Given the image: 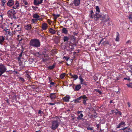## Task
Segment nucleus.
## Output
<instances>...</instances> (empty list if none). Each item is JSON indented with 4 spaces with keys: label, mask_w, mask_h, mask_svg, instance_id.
Segmentation results:
<instances>
[{
    "label": "nucleus",
    "mask_w": 132,
    "mask_h": 132,
    "mask_svg": "<svg viewBox=\"0 0 132 132\" xmlns=\"http://www.w3.org/2000/svg\"><path fill=\"white\" fill-rule=\"evenodd\" d=\"M30 45L35 47L37 48L40 46V43L39 40L37 39H31L30 41Z\"/></svg>",
    "instance_id": "obj_1"
},
{
    "label": "nucleus",
    "mask_w": 132,
    "mask_h": 132,
    "mask_svg": "<svg viewBox=\"0 0 132 132\" xmlns=\"http://www.w3.org/2000/svg\"><path fill=\"white\" fill-rule=\"evenodd\" d=\"M16 13L15 10L13 9H11L9 10L7 12V14L9 18H12L14 19H16V17L15 16V15Z\"/></svg>",
    "instance_id": "obj_2"
},
{
    "label": "nucleus",
    "mask_w": 132,
    "mask_h": 132,
    "mask_svg": "<svg viewBox=\"0 0 132 132\" xmlns=\"http://www.w3.org/2000/svg\"><path fill=\"white\" fill-rule=\"evenodd\" d=\"M51 128L53 130L57 129L59 126V123L57 120H54L52 122Z\"/></svg>",
    "instance_id": "obj_3"
},
{
    "label": "nucleus",
    "mask_w": 132,
    "mask_h": 132,
    "mask_svg": "<svg viewBox=\"0 0 132 132\" xmlns=\"http://www.w3.org/2000/svg\"><path fill=\"white\" fill-rule=\"evenodd\" d=\"M103 26L105 27V26H111L112 25V22L111 21V18H108L104 20Z\"/></svg>",
    "instance_id": "obj_4"
},
{
    "label": "nucleus",
    "mask_w": 132,
    "mask_h": 132,
    "mask_svg": "<svg viewBox=\"0 0 132 132\" xmlns=\"http://www.w3.org/2000/svg\"><path fill=\"white\" fill-rule=\"evenodd\" d=\"M80 3V0H74L73 3H71L69 5L71 6H73L74 5L75 6H77L79 5Z\"/></svg>",
    "instance_id": "obj_5"
},
{
    "label": "nucleus",
    "mask_w": 132,
    "mask_h": 132,
    "mask_svg": "<svg viewBox=\"0 0 132 132\" xmlns=\"http://www.w3.org/2000/svg\"><path fill=\"white\" fill-rule=\"evenodd\" d=\"M85 95H84L82 96H81L79 97L75 100H73V101L74 102L76 103H80V100H81L82 98L84 99L85 98Z\"/></svg>",
    "instance_id": "obj_6"
},
{
    "label": "nucleus",
    "mask_w": 132,
    "mask_h": 132,
    "mask_svg": "<svg viewBox=\"0 0 132 132\" xmlns=\"http://www.w3.org/2000/svg\"><path fill=\"white\" fill-rule=\"evenodd\" d=\"M93 18H92V19L94 18L95 21H97L98 20L99 18H100L101 15L99 14L98 13L96 12L93 15Z\"/></svg>",
    "instance_id": "obj_7"
},
{
    "label": "nucleus",
    "mask_w": 132,
    "mask_h": 132,
    "mask_svg": "<svg viewBox=\"0 0 132 132\" xmlns=\"http://www.w3.org/2000/svg\"><path fill=\"white\" fill-rule=\"evenodd\" d=\"M7 69L5 66L2 64H0V70L3 73L6 71Z\"/></svg>",
    "instance_id": "obj_8"
},
{
    "label": "nucleus",
    "mask_w": 132,
    "mask_h": 132,
    "mask_svg": "<svg viewBox=\"0 0 132 132\" xmlns=\"http://www.w3.org/2000/svg\"><path fill=\"white\" fill-rule=\"evenodd\" d=\"M43 0H34V4L36 6H38L41 4L43 2Z\"/></svg>",
    "instance_id": "obj_9"
},
{
    "label": "nucleus",
    "mask_w": 132,
    "mask_h": 132,
    "mask_svg": "<svg viewBox=\"0 0 132 132\" xmlns=\"http://www.w3.org/2000/svg\"><path fill=\"white\" fill-rule=\"evenodd\" d=\"M121 130H123V132H131L132 131L131 129L128 127H126L123 128H121Z\"/></svg>",
    "instance_id": "obj_10"
},
{
    "label": "nucleus",
    "mask_w": 132,
    "mask_h": 132,
    "mask_svg": "<svg viewBox=\"0 0 132 132\" xmlns=\"http://www.w3.org/2000/svg\"><path fill=\"white\" fill-rule=\"evenodd\" d=\"M70 97L69 95L66 96L62 98V100L64 102H68L69 101Z\"/></svg>",
    "instance_id": "obj_11"
},
{
    "label": "nucleus",
    "mask_w": 132,
    "mask_h": 132,
    "mask_svg": "<svg viewBox=\"0 0 132 132\" xmlns=\"http://www.w3.org/2000/svg\"><path fill=\"white\" fill-rule=\"evenodd\" d=\"M56 97L55 93H51L49 95L50 98H51V100L53 101V100H54Z\"/></svg>",
    "instance_id": "obj_12"
},
{
    "label": "nucleus",
    "mask_w": 132,
    "mask_h": 132,
    "mask_svg": "<svg viewBox=\"0 0 132 132\" xmlns=\"http://www.w3.org/2000/svg\"><path fill=\"white\" fill-rule=\"evenodd\" d=\"M14 4V1L13 0H9L7 3V5L9 6H11Z\"/></svg>",
    "instance_id": "obj_13"
},
{
    "label": "nucleus",
    "mask_w": 132,
    "mask_h": 132,
    "mask_svg": "<svg viewBox=\"0 0 132 132\" xmlns=\"http://www.w3.org/2000/svg\"><path fill=\"white\" fill-rule=\"evenodd\" d=\"M48 26V25L46 23H44L42 25V28L43 30H46L47 29Z\"/></svg>",
    "instance_id": "obj_14"
},
{
    "label": "nucleus",
    "mask_w": 132,
    "mask_h": 132,
    "mask_svg": "<svg viewBox=\"0 0 132 132\" xmlns=\"http://www.w3.org/2000/svg\"><path fill=\"white\" fill-rule=\"evenodd\" d=\"M67 29V28H63L62 30V33L63 34H64L65 35H67L68 34V31Z\"/></svg>",
    "instance_id": "obj_15"
},
{
    "label": "nucleus",
    "mask_w": 132,
    "mask_h": 132,
    "mask_svg": "<svg viewBox=\"0 0 132 132\" xmlns=\"http://www.w3.org/2000/svg\"><path fill=\"white\" fill-rule=\"evenodd\" d=\"M125 122L122 121H121L120 123H119V124L117 126L116 128H119L121 127H122V126H125Z\"/></svg>",
    "instance_id": "obj_16"
},
{
    "label": "nucleus",
    "mask_w": 132,
    "mask_h": 132,
    "mask_svg": "<svg viewBox=\"0 0 132 132\" xmlns=\"http://www.w3.org/2000/svg\"><path fill=\"white\" fill-rule=\"evenodd\" d=\"M5 40V38L3 36H0V44L2 45Z\"/></svg>",
    "instance_id": "obj_17"
},
{
    "label": "nucleus",
    "mask_w": 132,
    "mask_h": 132,
    "mask_svg": "<svg viewBox=\"0 0 132 132\" xmlns=\"http://www.w3.org/2000/svg\"><path fill=\"white\" fill-rule=\"evenodd\" d=\"M79 78L80 80L81 84H83L84 85H86L85 83L83 82L84 81V80L82 79L80 75V76H79Z\"/></svg>",
    "instance_id": "obj_18"
},
{
    "label": "nucleus",
    "mask_w": 132,
    "mask_h": 132,
    "mask_svg": "<svg viewBox=\"0 0 132 132\" xmlns=\"http://www.w3.org/2000/svg\"><path fill=\"white\" fill-rule=\"evenodd\" d=\"M49 30L50 33H51L52 35H54L56 33V31L55 30L53 29L52 28H50Z\"/></svg>",
    "instance_id": "obj_19"
},
{
    "label": "nucleus",
    "mask_w": 132,
    "mask_h": 132,
    "mask_svg": "<svg viewBox=\"0 0 132 132\" xmlns=\"http://www.w3.org/2000/svg\"><path fill=\"white\" fill-rule=\"evenodd\" d=\"M32 27L31 25L30 24H28L27 26H24L25 29L27 30H29Z\"/></svg>",
    "instance_id": "obj_20"
},
{
    "label": "nucleus",
    "mask_w": 132,
    "mask_h": 132,
    "mask_svg": "<svg viewBox=\"0 0 132 132\" xmlns=\"http://www.w3.org/2000/svg\"><path fill=\"white\" fill-rule=\"evenodd\" d=\"M21 25H18L17 27L15 28V29L17 31H19L21 30Z\"/></svg>",
    "instance_id": "obj_21"
},
{
    "label": "nucleus",
    "mask_w": 132,
    "mask_h": 132,
    "mask_svg": "<svg viewBox=\"0 0 132 132\" xmlns=\"http://www.w3.org/2000/svg\"><path fill=\"white\" fill-rule=\"evenodd\" d=\"M89 17L90 19H92V18H93V15L94 14V12L93 10H90L89 11Z\"/></svg>",
    "instance_id": "obj_22"
},
{
    "label": "nucleus",
    "mask_w": 132,
    "mask_h": 132,
    "mask_svg": "<svg viewBox=\"0 0 132 132\" xmlns=\"http://www.w3.org/2000/svg\"><path fill=\"white\" fill-rule=\"evenodd\" d=\"M69 38L67 36H64L63 38V40L64 42H67L69 40Z\"/></svg>",
    "instance_id": "obj_23"
},
{
    "label": "nucleus",
    "mask_w": 132,
    "mask_h": 132,
    "mask_svg": "<svg viewBox=\"0 0 132 132\" xmlns=\"http://www.w3.org/2000/svg\"><path fill=\"white\" fill-rule=\"evenodd\" d=\"M19 6V3H18L17 1H16V2L15 5L13 6V8L15 9L17 8Z\"/></svg>",
    "instance_id": "obj_24"
},
{
    "label": "nucleus",
    "mask_w": 132,
    "mask_h": 132,
    "mask_svg": "<svg viewBox=\"0 0 132 132\" xmlns=\"http://www.w3.org/2000/svg\"><path fill=\"white\" fill-rule=\"evenodd\" d=\"M32 16L34 18H35L36 20L38 18H39L40 17V16L37 14V13L34 14Z\"/></svg>",
    "instance_id": "obj_25"
},
{
    "label": "nucleus",
    "mask_w": 132,
    "mask_h": 132,
    "mask_svg": "<svg viewBox=\"0 0 132 132\" xmlns=\"http://www.w3.org/2000/svg\"><path fill=\"white\" fill-rule=\"evenodd\" d=\"M116 38L115 39V40L116 41L118 42L119 41V34L118 32H117L116 33Z\"/></svg>",
    "instance_id": "obj_26"
},
{
    "label": "nucleus",
    "mask_w": 132,
    "mask_h": 132,
    "mask_svg": "<svg viewBox=\"0 0 132 132\" xmlns=\"http://www.w3.org/2000/svg\"><path fill=\"white\" fill-rule=\"evenodd\" d=\"M81 86L80 85H77L75 88V90L76 91L78 90L81 88Z\"/></svg>",
    "instance_id": "obj_27"
},
{
    "label": "nucleus",
    "mask_w": 132,
    "mask_h": 132,
    "mask_svg": "<svg viewBox=\"0 0 132 132\" xmlns=\"http://www.w3.org/2000/svg\"><path fill=\"white\" fill-rule=\"evenodd\" d=\"M55 63H54L52 65L49 66L48 67V69L50 70H52L55 67Z\"/></svg>",
    "instance_id": "obj_28"
},
{
    "label": "nucleus",
    "mask_w": 132,
    "mask_h": 132,
    "mask_svg": "<svg viewBox=\"0 0 132 132\" xmlns=\"http://www.w3.org/2000/svg\"><path fill=\"white\" fill-rule=\"evenodd\" d=\"M66 74V73H62L60 76V78L62 79H63L65 77Z\"/></svg>",
    "instance_id": "obj_29"
},
{
    "label": "nucleus",
    "mask_w": 132,
    "mask_h": 132,
    "mask_svg": "<svg viewBox=\"0 0 132 132\" xmlns=\"http://www.w3.org/2000/svg\"><path fill=\"white\" fill-rule=\"evenodd\" d=\"M83 116V115L81 113L78 116V117L77 118V119L79 120L81 119Z\"/></svg>",
    "instance_id": "obj_30"
},
{
    "label": "nucleus",
    "mask_w": 132,
    "mask_h": 132,
    "mask_svg": "<svg viewBox=\"0 0 132 132\" xmlns=\"http://www.w3.org/2000/svg\"><path fill=\"white\" fill-rule=\"evenodd\" d=\"M72 78H73V80H76L77 79H78V76L76 75H73V76H72Z\"/></svg>",
    "instance_id": "obj_31"
},
{
    "label": "nucleus",
    "mask_w": 132,
    "mask_h": 132,
    "mask_svg": "<svg viewBox=\"0 0 132 132\" xmlns=\"http://www.w3.org/2000/svg\"><path fill=\"white\" fill-rule=\"evenodd\" d=\"M85 98L83 99L84 100L83 101V103L84 105H86V101L88 100V99L87 98V97H86L85 95Z\"/></svg>",
    "instance_id": "obj_32"
},
{
    "label": "nucleus",
    "mask_w": 132,
    "mask_h": 132,
    "mask_svg": "<svg viewBox=\"0 0 132 132\" xmlns=\"http://www.w3.org/2000/svg\"><path fill=\"white\" fill-rule=\"evenodd\" d=\"M107 16V15L104 14H103L101 15V18H102V20H104V19L106 17V16Z\"/></svg>",
    "instance_id": "obj_33"
},
{
    "label": "nucleus",
    "mask_w": 132,
    "mask_h": 132,
    "mask_svg": "<svg viewBox=\"0 0 132 132\" xmlns=\"http://www.w3.org/2000/svg\"><path fill=\"white\" fill-rule=\"evenodd\" d=\"M22 52L21 53L19 54V56L18 57L17 59L19 61H20V60L21 57L22 56Z\"/></svg>",
    "instance_id": "obj_34"
},
{
    "label": "nucleus",
    "mask_w": 132,
    "mask_h": 132,
    "mask_svg": "<svg viewBox=\"0 0 132 132\" xmlns=\"http://www.w3.org/2000/svg\"><path fill=\"white\" fill-rule=\"evenodd\" d=\"M96 11L98 12V13L100 12V9L98 6H96Z\"/></svg>",
    "instance_id": "obj_35"
},
{
    "label": "nucleus",
    "mask_w": 132,
    "mask_h": 132,
    "mask_svg": "<svg viewBox=\"0 0 132 132\" xmlns=\"http://www.w3.org/2000/svg\"><path fill=\"white\" fill-rule=\"evenodd\" d=\"M19 80L22 81L23 82H24L25 81V80L23 78L20 77L19 78Z\"/></svg>",
    "instance_id": "obj_36"
},
{
    "label": "nucleus",
    "mask_w": 132,
    "mask_h": 132,
    "mask_svg": "<svg viewBox=\"0 0 132 132\" xmlns=\"http://www.w3.org/2000/svg\"><path fill=\"white\" fill-rule=\"evenodd\" d=\"M52 15L54 17H59L60 15V14H52Z\"/></svg>",
    "instance_id": "obj_37"
},
{
    "label": "nucleus",
    "mask_w": 132,
    "mask_h": 132,
    "mask_svg": "<svg viewBox=\"0 0 132 132\" xmlns=\"http://www.w3.org/2000/svg\"><path fill=\"white\" fill-rule=\"evenodd\" d=\"M25 76L26 77L30 79L31 78L30 75L28 74H26Z\"/></svg>",
    "instance_id": "obj_38"
},
{
    "label": "nucleus",
    "mask_w": 132,
    "mask_h": 132,
    "mask_svg": "<svg viewBox=\"0 0 132 132\" xmlns=\"http://www.w3.org/2000/svg\"><path fill=\"white\" fill-rule=\"evenodd\" d=\"M128 18L129 19L131 20H132V13L129 15Z\"/></svg>",
    "instance_id": "obj_39"
},
{
    "label": "nucleus",
    "mask_w": 132,
    "mask_h": 132,
    "mask_svg": "<svg viewBox=\"0 0 132 132\" xmlns=\"http://www.w3.org/2000/svg\"><path fill=\"white\" fill-rule=\"evenodd\" d=\"M87 129L88 130H92L93 129L92 128H90L89 126L88 127H87Z\"/></svg>",
    "instance_id": "obj_40"
},
{
    "label": "nucleus",
    "mask_w": 132,
    "mask_h": 132,
    "mask_svg": "<svg viewBox=\"0 0 132 132\" xmlns=\"http://www.w3.org/2000/svg\"><path fill=\"white\" fill-rule=\"evenodd\" d=\"M19 61V65L20 66H23V65L22 64V62L21 61H20H20Z\"/></svg>",
    "instance_id": "obj_41"
},
{
    "label": "nucleus",
    "mask_w": 132,
    "mask_h": 132,
    "mask_svg": "<svg viewBox=\"0 0 132 132\" xmlns=\"http://www.w3.org/2000/svg\"><path fill=\"white\" fill-rule=\"evenodd\" d=\"M32 8L35 11L37 10V9L38 8L37 7L34 6H32Z\"/></svg>",
    "instance_id": "obj_42"
},
{
    "label": "nucleus",
    "mask_w": 132,
    "mask_h": 132,
    "mask_svg": "<svg viewBox=\"0 0 132 132\" xmlns=\"http://www.w3.org/2000/svg\"><path fill=\"white\" fill-rule=\"evenodd\" d=\"M24 67V66H20V70H23Z\"/></svg>",
    "instance_id": "obj_43"
},
{
    "label": "nucleus",
    "mask_w": 132,
    "mask_h": 132,
    "mask_svg": "<svg viewBox=\"0 0 132 132\" xmlns=\"http://www.w3.org/2000/svg\"><path fill=\"white\" fill-rule=\"evenodd\" d=\"M127 80L128 81L130 80V79L128 77V78H124L123 79V80Z\"/></svg>",
    "instance_id": "obj_44"
},
{
    "label": "nucleus",
    "mask_w": 132,
    "mask_h": 132,
    "mask_svg": "<svg viewBox=\"0 0 132 132\" xmlns=\"http://www.w3.org/2000/svg\"><path fill=\"white\" fill-rule=\"evenodd\" d=\"M63 59H65L67 61H68L69 58V57H67L65 56H64L63 57Z\"/></svg>",
    "instance_id": "obj_45"
},
{
    "label": "nucleus",
    "mask_w": 132,
    "mask_h": 132,
    "mask_svg": "<svg viewBox=\"0 0 132 132\" xmlns=\"http://www.w3.org/2000/svg\"><path fill=\"white\" fill-rule=\"evenodd\" d=\"M96 113H94V114H93L92 116V117H93L94 118H96L97 117V116H96Z\"/></svg>",
    "instance_id": "obj_46"
},
{
    "label": "nucleus",
    "mask_w": 132,
    "mask_h": 132,
    "mask_svg": "<svg viewBox=\"0 0 132 132\" xmlns=\"http://www.w3.org/2000/svg\"><path fill=\"white\" fill-rule=\"evenodd\" d=\"M76 38L74 36H72L71 39L73 40L74 41L75 40Z\"/></svg>",
    "instance_id": "obj_47"
},
{
    "label": "nucleus",
    "mask_w": 132,
    "mask_h": 132,
    "mask_svg": "<svg viewBox=\"0 0 132 132\" xmlns=\"http://www.w3.org/2000/svg\"><path fill=\"white\" fill-rule=\"evenodd\" d=\"M5 1L6 0H1L2 1V5H4L6 2Z\"/></svg>",
    "instance_id": "obj_48"
},
{
    "label": "nucleus",
    "mask_w": 132,
    "mask_h": 132,
    "mask_svg": "<svg viewBox=\"0 0 132 132\" xmlns=\"http://www.w3.org/2000/svg\"><path fill=\"white\" fill-rule=\"evenodd\" d=\"M23 3L25 5H28V3L26 1H23Z\"/></svg>",
    "instance_id": "obj_49"
},
{
    "label": "nucleus",
    "mask_w": 132,
    "mask_h": 132,
    "mask_svg": "<svg viewBox=\"0 0 132 132\" xmlns=\"http://www.w3.org/2000/svg\"><path fill=\"white\" fill-rule=\"evenodd\" d=\"M38 114L43 113V112L41 110H39L38 111Z\"/></svg>",
    "instance_id": "obj_50"
},
{
    "label": "nucleus",
    "mask_w": 132,
    "mask_h": 132,
    "mask_svg": "<svg viewBox=\"0 0 132 132\" xmlns=\"http://www.w3.org/2000/svg\"><path fill=\"white\" fill-rule=\"evenodd\" d=\"M55 103H50L48 104V105H54L55 104Z\"/></svg>",
    "instance_id": "obj_51"
},
{
    "label": "nucleus",
    "mask_w": 132,
    "mask_h": 132,
    "mask_svg": "<svg viewBox=\"0 0 132 132\" xmlns=\"http://www.w3.org/2000/svg\"><path fill=\"white\" fill-rule=\"evenodd\" d=\"M7 32V33H8V34L9 35L11 36V35H12V33H11V32H10V31H8Z\"/></svg>",
    "instance_id": "obj_52"
},
{
    "label": "nucleus",
    "mask_w": 132,
    "mask_h": 132,
    "mask_svg": "<svg viewBox=\"0 0 132 132\" xmlns=\"http://www.w3.org/2000/svg\"><path fill=\"white\" fill-rule=\"evenodd\" d=\"M116 110L117 111H118V113L120 115H121L122 114L120 112L118 111V110L116 109Z\"/></svg>",
    "instance_id": "obj_53"
},
{
    "label": "nucleus",
    "mask_w": 132,
    "mask_h": 132,
    "mask_svg": "<svg viewBox=\"0 0 132 132\" xmlns=\"http://www.w3.org/2000/svg\"><path fill=\"white\" fill-rule=\"evenodd\" d=\"M22 40V39L21 38H20V37H19L18 39V40L19 42L21 41Z\"/></svg>",
    "instance_id": "obj_54"
},
{
    "label": "nucleus",
    "mask_w": 132,
    "mask_h": 132,
    "mask_svg": "<svg viewBox=\"0 0 132 132\" xmlns=\"http://www.w3.org/2000/svg\"><path fill=\"white\" fill-rule=\"evenodd\" d=\"M43 19V18H38V19H37V20H42Z\"/></svg>",
    "instance_id": "obj_55"
},
{
    "label": "nucleus",
    "mask_w": 132,
    "mask_h": 132,
    "mask_svg": "<svg viewBox=\"0 0 132 132\" xmlns=\"http://www.w3.org/2000/svg\"><path fill=\"white\" fill-rule=\"evenodd\" d=\"M97 92H98L99 94H102V92L100 91L99 89H97Z\"/></svg>",
    "instance_id": "obj_56"
},
{
    "label": "nucleus",
    "mask_w": 132,
    "mask_h": 132,
    "mask_svg": "<svg viewBox=\"0 0 132 132\" xmlns=\"http://www.w3.org/2000/svg\"><path fill=\"white\" fill-rule=\"evenodd\" d=\"M127 104H128V107H130L131 105V104H130V103L129 102H128L127 103Z\"/></svg>",
    "instance_id": "obj_57"
},
{
    "label": "nucleus",
    "mask_w": 132,
    "mask_h": 132,
    "mask_svg": "<svg viewBox=\"0 0 132 132\" xmlns=\"http://www.w3.org/2000/svg\"><path fill=\"white\" fill-rule=\"evenodd\" d=\"M126 85L128 87H130L131 86V85L130 84H127Z\"/></svg>",
    "instance_id": "obj_58"
},
{
    "label": "nucleus",
    "mask_w": 132,
    "mask_h": 132,
    "mask_svg": "<svg viewBox=\"0 0 132 132\" xmlns=\"http://www.w3.org/2000/svg\"><path fill=\"white\" fill-rule=\"evenodd\" d=\"M73 34L75 36H77L78 35V33L75 32H73Z\"/></svg>",
    "instance_id": "obj_59"
},
{
    "label": "nucleus",
    "mask_w": 132,
    "mask_h": 132,
    "mask_svg": "<svg viewBox=\"0 0 132 132\" xmlns=\"http://www.w3.org/2000/svg\"><path fill=\"white\" fill-rule=\"evenodd\" d=\"M105 44H107L109 45H110V46H111V45L109 44V42L108 41H106L105 42Z\"/></svg>",
    "instance_id": "obj_60"
},
{
    "label": "nucleus",
    "mask_w": 132,
    "mask_h": 132,
    "mask_svg": "<svg viewBox=\"0 0 132 132\" xmlns=\"http://www.w3.org/2000/svg\"><path fill=\"white\" fill-rule=\"evenodd\" d=\"M96 126L97 127V129L98 130V129H99V126H100L99 125V124H97L96 125Z\"/></svg>",
    "instance_id": "obj_61"
},
{
    "label": "nucleus",
    "mask_w": 132,
    "mask_h": 132,
    "mask_svg": "<svg viewBox=\"0 0 132 132\" xmlns=\"http://www.w3.org/2000/svg\"><path fill=\"white\" fill-rule=\"evenodd\" d=\"M36 20H35V19H32V22L33 23H35Z\"/></svg>",
    "instance_id": "obj_62"
},
{
    "label": "nucleus",
    "mask_w": 132,
    "mask_h": 132,
    "mask_svg": "<svg viewBox=\"0 0 132 132\" xmlns=\"http://www.w3.org/2000/svg\"><path fill=\"white\" fill-rule=\"evenodd\" d=\"M54 82H51L50 84L51 85H54Z\"/></svg>",
    "instance_id": "obj_63"
},
{
    "label": "nucleus",
    "mask_w": 132,
    "mask_h": 132,
    "mask_svg": "<svg viewBox=\"0 0 132 132\" xmlns=\"http://www.w3.org/2000/svg\"><path fill=\"white\" fill-rule=\"evenodd\" d=\"M47 22L48 23L50 24L51 22V21L50 20H47Z\"/></svg>",
    "instance_id": "obj_64"
}]
</instances>
